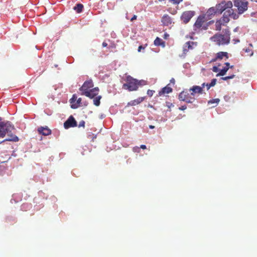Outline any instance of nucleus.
Masks as SVG:
<instances>
[{"label":"nucleus","mask_w":257,"mask_h":257,"mask_svg":"<svg viewBox=\"0 0 257 257\" xmlns=\"http://www.w3.org/2000/svg\"><path fill=\"white\" fill-rule=\"evenodd\" d=\"M216 81L217 80L215 78L212 79L211 82L209 83L210 86H211V87L214 86L216 84Z\"/></svg>","instance_id":"obj_35"},{"label":"nucleus","mask_w":257,"mask_h":257,"mask_svg":"<svg viewBox=\"0 0 257 257\" xmlns=\"http://www.w3.org/2000/svg\"><path fill=\"white\" fill-rule=\"evenodd\" d=\"M234 6L237 8L238 14H242L247 10L248 2L246 0H234Z\"/></svg>","instance_id":"obj_5"},{"label":"nucleus","mask_w":257,"mask_h":257,"mask_svg":"<svg viewBox=\"0 0 257 257\" xmlns=\"http://www.w3.org/2000/svg\"><path fill=\"white\" fill-rule=\"evenodd\" d=\"M189 50V49H188L187 47H186L185 44L184 47H183V54L184 55H186L187 52H188Z\"/></svg>","instance_id":"obj_39"},{"label":"nucleus","mask_w":257,"mask_h":257,"mask_svg":"<svg viewBox=\"0 0 257 257\" xmlns=\"http://www.w3.org/2000/svg\"><path fill=\"white\" fill-rule=\"evenodd\" d=\"M183 0H176V1L175 2V5H178Z\"/></svg>","instance_id":"obj_48"},{"label":"nucleus","mask_w":257,"mask_h":257,"mask_svg":"<svg viewBox=\"0 0 257 257\" xmlns=\"http://www.w3.org/2000/svg\"><path fill=\"white\" fill-rule=\"evenodd\" d=\"M189 91H192L191 95L194 96L195 93H202V87H200L199 86L195 85L192 88H190Z\"/></svg>","instance_id":"obj_15"},{"label":"nucleus","mask_w":257,"mask_h":257,"mask_svg":"<svg viewBox=\"0 0 257 257\" xmlns=\"http://www.w3.org/2000/svg\"><path fill=\"white\" fill-rule=\"evenodd\" d=\"M77 121L72 115H70L64 123V127L66 129L73 127L77 126Z\"/></svg>","instance_id":"obj_8"},{"label":"nucleus","mask_w":257,"mask_h":257,"mask_svg":"<svg viewBox=\"0 0 257 257\" xmlns=\"http://www.w3.org/2000/svg\"><path fill=\"white\" fill-rule=\"evenodd\" d=\"M145 49V47H143V46H140L138 48V52H141V50L142 49Z\"/></svg>","instance_id":"obj_46"},{"label":"nucleus","mask_w":257,"mask_h":257,"mask_svg":"<svg viewBox=\"0 0 257 257\" xmlns=\"http://www.w3.org/2000/svg\"><path fill=\"white\" fill-rule=\"evenodd\" d=\"M137 16L136 15H134L133 17L131 18V21L133 22L134 20H136Z\"/></svg>","instance_id":"obj_50"},{"label":"nucleus","mask_w":257,"mask_h":257,"mask_svg":"<svg viewBox=\"0 0 257 257\" xmlns=\"http://www.w3.org/2000/svg\"><path fill=\"white\" fill-rule=\"evenodd\" d=\"M95 93H96L97 94H98V91H99V88L98 87H95L94 88H92L91 89Z\"/></svg>","instance_id":"obj_41"},{"label":"nucleus","mask_w":257,"mask_h":257,"mask_svg":"<svg viewBox=\"0 0 257 257\" xmlns=\"http://www.w3.org/2000/svg\"><path fill=\"white\" fill-rule=\"evenodd\" d=\"M224 24L220 20H217L215 23V28L217 31H220L221 29V26Z\"/></svg>","instance_id":"obj_29"},{"label":"nucleus","mask_w":257,"mask_h":257,"mask_svg":"<svg viewBox=\"0 0 257 257\" xmlns=\"http://www.w3.org/2000/svg\"><path fill=\"white\" fill-rule=\"evenodd\" d=\"M206 15L208 19H211L215 15H218L216 6L210 8L207 10Z\"/></svg>","instance_id":"obj_13"},{"label":"nucleus","mask_w":257,"mask_h":257,"mask_svg":"<svg viewBox=\"0 0 257 257\" xmlns=\"http://www.w3.org/2000/svg\"><path fill=\"white\" fill-rule=\"evenodd\" d=\"M244 51L246 53H248L251 50L249 49V48H246L245 49H244Z\"/></svg>","instance_id":"obj_56"},{"label":"nucleus","mask_w":257,"mask_h":257,"mask_svg":"<svg viewBox=\"0 0 257 257\" xmlns=\"http://www.w3.org/2000/svg\"><path fill=\"white\" fill-rule=\"evenodd\" d=\"M93 98V104L97 106H99L100 103V99L101 98V96H96Z\"/></svg>","instance_id":"obj_28"},{"label":"nucleus","mask_w":257,"mask_h":257,"mask_svg":"<svg viewBox=\"0 0 257 257\" xmlns=\"http://www.w3.org/2000/svg\"><path fill=\"white\" fill-rule=\"evenodd\" d=\"M6 219L8 222H11V221H15V218L14 217H13V216H8V217H7Z\"/></svg>","instance_id":"obj_36"},{"label":"nucleus","mask_w":257,"mask_h":257,"mask_svg":"<svg viewBox=\"0 0 257 257\" xmlns=\"http://www.w3.org/2000/svg\"><path fill=\"white\" fill-rule=\"evenodd\" d=\"M187 108V106L186 105H182L181 106L179 107V109L181 110H184Z\"/></svg>","instance_id":"obj_42"},{"label":"nucleus","mask_w":257,"mask_h":257,"mask_svg":"<svg viewBox=\"0 0 257 257\" xmlns=\"http://www.w3.org/2000/svg\"><path fill=\"white\" fill-rule=\"evenodd\" d=\"M232 41L233 42L234 44H235L239 43L240 40L238 39H233Z\"/></svg>","instance_id":"obj_43"},{"label":"nucleus","mask_w":257,"mask_h":257,"mask_svg":"<svg viewBox=\"0 0 257 257\" xmlns=\"http://www.w3.org/2000/svg\"><path fill=\"white\" fill-rule=\"evenodd\" d=\"M253 55V52H251V53L250 54V56H252Z\"/></svg>","instance_id":"obj_63"},{"label":"nucleus","mask_w":257,"mask_h":257,"mask_svg":"<svg viewBox=\"0 0 257 257\" xmlns=\"http://www.w3.org/2000/svg\"><path fill=\"white\" fill-rule=\"evenodd\" d=\"M228 12H229L228 13L230 14L229 17H231L233 20H237L238 19L239 16L240 15L238 14V12L237 13H234L233 10L232 8L230 9V10H228Z\"/></svg>","instance_id":"obj_21"},{"label":"nucleus","mask_w":257,"mask_h":257,"mask_svg":"<svg viewBox=\"0 0 257 257\" xmlns=\"http://www.w3.org/2000/svg\"><path fill=\"white\" fill-rule=\"evenodd\" d=\"M217 58L218 59H222L223 57H226L228 59V53L225 52H219L216 54Z\"/></svg>","instance_id":"obj_25"},{"label":"nucleus","mask_w":257,"mask_h":257,"mask_svg":"<svg viewBox=\"0 0 257 257\" xmlns=\"http://www.w3.org/2000/svg\"><path fill=\"white\" fill-rule=\"evenodd\" d=\"M238 30H239V27H236L234 29L233 32H236L238 31Z\"/></svg>","instance_id":"obj_55"},{"label":"nucleus","mask_w":257,"mask_h":257,"mask_svg":"<svg viewBox=\"0 0 257 257\" xmlns=\"http://www.w3.org/2000/svg\"><path fill=\"white\" fill-rule=\"evenodd\" d=\"M154 92H155L154 90L149 89L147 91V94L149 96L151 97L153 96Z\"/></svg>","instance_id":"obj_34"},{"label":"nucleus","mask_w":257,"mask_h":257,"mask_svg":"<svg viewBox=\"0 0 257 257\" xmlns=\"http://www.w3.org/2000/svg\"><path fill=\"white\" fill-rule=\"evenodd\" d=\"M85 121L84 120H81L79 122V123L78 124V127H84L85 126Z\"/></svg>","instance_id":"obj_37"},{"label":"nucleus","mask_w":257,"mask_h":257,"mask_svg":"<svg viewBox=\"0 0 257 257\" xmlns=\"http://www.w3.org/2000/svg\"><path fill=\"white\" fill-rule=\"evenodd\" d=\"M229 67H223L220 71L219 72L216 74V76H224L227 71L228 70Z\"/></svg>","instance_id":"obj_27"},{"label":"nucleus","mask_w":257,"mask_h":257,"mask_svg":"<svg viewBox=\"0 0 257 257\" xmlns=\"http://www.w3.org/2000/svg\"><path fill=\"white\" fill-rule=\"evenodd\" d=\"M83 5L81 4H77L73 8V10L77 13H81L83 11Z\"/></svg>","instance_id":"obj_23"},{"label":"nucleus","mask_w":257,"mask_h":257,"mask_svg":"<svg viewBox=\"0 0 257 257\" xmlns=\"http://www.w3.org/2000/svg\"><path fill=\"white\" fill-rule=\"evenodd\" d=\"M103 117H104L103 115H101V116H100V118H103Z\"/></svg>","instance_id":"obj_62"},{"label":"nucleus","mask_w":257,"mask_h":257,"mask_svg":"<svg viewBox=\"0 0 257 257\" xmlns=\"http://www.w3.org/2000/svg\"><path fill=\"white\" fill-rule=\"evenodd\" d=\"M148 107H150V108H153V105H151V104H149L148 105Z\"/></svg>","instance_id":"obj_61"},{"label":"nucleus","mask_w":257,"mask_h":257,"mask_svg":"<svg viewBox=\"0 0 257 257\" xmlns=\"http://www.w3.org/2000/svg\"><path fill=\"white\" fill-rule=\"evenodd\" d=\"M141 148V149H146V146L145 145H141L140 146V149Z\"/></svg>","instance_id":"obj_53"},{"label":"nucleus","mask_w":257,"mask_h":257,"mask_svg":"<svg viewBox=\"0 0 257 257\" xmlns=\"http://www.w3.org/2000/svg\"><path fill=\"white\" fill-rule=\"evenodd\" d=\"M197 43L193 41H188L185 43L186 47H187L188 49L192 50L194 47L197 46Z\"/></svg>","instance_id":"obj_24"},{"label":"nucleus","mask_w":257,"mask_h":257,"mask_svg":"<svg viewBox=\"0 0 257 257\" xmlns=\"http://www.w3.org/2000/svg\"><path fill=\"white\" fill-rule=\"evenodd\" d=\"M173 91V89L168 86V85L166 86L163 87L159 92V95L161 96V95L165 94V93H169L172 92Z\"/></svg>","instance_id":"obj_19"},{"label":"nucleus","mask_w":257,"mask_h":257,"mask_svg":"<svg viewBox=\"0 0 257 257\" xmlns=\"http://www.w3.org/2000/svg\"><path fill=\"white\" fill-rule=\"evenodd\" d=\"M81 98H79L77 100V101L75 103H72V104H71V108H72L73 109H76L80 106V104H81Z\"/></svg>","instance_id":"obj_26"},{"label":"nucleus","mask_w":257,"mask_h":257,"mask_svg":"<svg viewBox=\"0 0 257 257\" xmlns=\"http://www.w3.org/2000/svg\"><path fill=\"white\" fill-rule=\"evenodd\" d=\"M228 10L224 12L222 17L219 19L224 24L228 23L229 21L230 14L228 13Z\"/></svg>","instance_id":"obj_16"},{"label":"nucleus","mask_w":257,"mask_h":257,"mask_svg":"<svg viewBox=\"0 0 257 257\" xmlns=\"http://www.w3.org/2000/svg\"><path fill=\"white\" fill-rule=\"evenodd\" d=\"M204 22V17L203 16H199L193 26V30L196 31L197 29H200Z\"/></svg>","instance_id":"obj_10"},{"label":"nucleus","mask_w":257,"mask_h":257,"mask_svg":"<svg viewBox=\"0 0 257 257\" xmlns=\"http://www.w3.org/2000/svg\"><path fill=\"white\" fill-rule=\"evenodd\" d=\"M169 1L175 5V2L176 1V0H169Z\"/></svg>","instance_id":"obj_60"},{"label":"nucleus","mask_w":257,"mask_h":257,"mask_svg":"<svg viewBox=\"0 0 257 257\" xmlns=\"http://www.w3.org/2000/svg\"><path fill=\"white\" fill-rule=\"evenodd\" d=\"M206 86L207 87V90H209L210 87H211V86H210V84L209 83H206Z\"/></svg>","instance_id":"obj_52"},{"label":"nucleus","mask_w":257,"mask_h":257,"mask_svg":"<svg viewBox=\"0 0 257 257\" xmlns=\"http://www.w3.org/2000/svg\"><path fill=\"white\" fill-rule=\"evenodd\" d=\"M22 195L21 194H14L12 196V198L11 200L12 203L13 202L17 203L22 200Z\"/></svg>","instance_id":"obj_18"},{"label":"nucleus","mask_w":257,"mask_h":257,"mask_svg":"<svg viewBox=\"0 0 257 257\" xmlns=\"http://www.w3.org/2000/svg\"><path fill=\"white\" fill-rule=\"evenodd\" d=\"M217 59H218V58H217V56H216L215 58L211 60V62H215V61H216V60H217Z\"/></svg>","instance_id":"obj_58"},{"label":"nucleus","mask_w":257,"mask_h":257,"mask_svg":"<svg viewBox=\"0 0 257 257\" xmlns=\"http://www.w3.org/2000/svg\"><path fill=\"white\" fill-rule=\"evenodd\" d=\"M19 140V139L17 136L13 135L11 132H9L8 133V138L4 140L2 142H0V144L5 143L7 141L17 142H18Z\"/></svg>","instance_id":"obj_11"},{"label":"nucleus","mask_w":257,"mask_h":257,"mask_svg":"<svg viewBox=\"0 0 257 257\" xmlns=\"http://www.w3.org/2000/svg\"><path fill=\"white\" fill-rule=\"evenodd\" d=\"M149 127L150 128V129H153L155 128V126L154 125H150L149 126Z\"/></svg>","instance_id":"obj_57"},{"label":"nucleus","mask_w":257,"mask_h":257,"mask_svg":"<svg viewBox=\"0 0 257 257\" xmlns=\"http://www.w3.org/2000/svg\"><path fill=\"white\" fill-rule=\"evenodd\" d=\"M169 35L166 33H165L164 35V39H167L168 37H169Z\"/></svg>","instance_id":"obj_51"},{"label":"nucleus","mask_w":257,"mask_h":257,"mask_svg":"<svg viewBox=\"0 0 257 257\" xmlns=\"http://www.w3.org/2000/svg\"><path fill=\"white\" fill-rule=\"evenodd\" d=\"M191 96V93L189 94L187 91H182L179 93L178 99L180 101H183L188 103H192L194 101L195 98Z\"/></svg>","instance_id":"obj_6"},{"label":"nucleus","mask_w":257,"mask_h":257,"mask_svg":"<svg viewBox=\"0 0 257 257\" xmlns=\"http://www.w3.org/2000/svg\"><path fill=\"white\" fill-rule=\"evenodd\" d=\"M39 134L44 136H48L51 134V130H50L47 126L40 127L38 129Z\"/></svg>","instance_id":"obj_14"},{"label":"nucleus","mask_w":257,"mask_h":257,"mask_svg":"<svg viewBox=\"0 0 257 257\" xmlns=\"http://www.w3.org/2000/svg\"><path fill=\"white\" fill-rule=\"evenodd\" d=\"M166 106L168 108H171L172 107H174V105L172 103H171V102L167 101V102H166Z\"/></svg>","instance_id":"obj_33"},{"label":"nucleus","mask_w":257,"mask_h":257,"mask_svg":"<svg viewBox=\"0 0 257 257\" xmlns=\"http://www.w3.org/2000/svg\"><path fill=\"white\" fill-rule=\"evenodd\" d=\"M163 25L164 26H168L172 23V19L168 15H164L161 19Z\"/></svg>","instance_id":"obj_12"},{"label":"nucleus","mask_w":257,"mask_h":257,"mask_svg":"<svg viewBox=\"0 0 257 257\" xmlns=\"http://www.w3.org/2000/svg\"><path fill=\"white\" fill-rule=\"evenodd\" d=\"M167 111H171V109H170V108H168V109L167 110Z\"/></svg>","instance_id":"obj_64"},{"label":"nucleus","mask_w":257,"mask_h":257,"mask_svg":"<svg viewBox=\"0 0 257 257\" xmlns=\"http://www.w3.org/2000/svg\"><path fill=\"white\" fill-rule=\"evenodd\" d=\"M170 82L171 83H172L173 84H174L175 83V80L174 78H172L170 80Z\"/></svg>","instance_id":"obj_47"},{"label":"nucleus","mask_w":257,"mask_h":257,"mask_svg":"<svg viewBox=\"0 0 257 257\" xmlns=\"http://www.w3.org/2000/svg\"><path fill=\"white\" fill-rule=\"evenodd\" d=\"M77 99V96L76 94H73L72 98L70 99V102L71 104H72V103H75V101Z\"/></svg>","instance_id":"obj_31"},{"label":"nucleus","mask_w":257,"mask_h":257,"mask_svg":"<svg viewBox=\"0 0 257 257\" xmlns=\"http://www.w3.org/2000/svg\"><path fill=\"white\" fill-rule=\"evenodd\" d=\"M219 101H220V99L219 98L210 99V100H209L208 101V104H210L215 103V105L213 106L214 107L218 104Z\"/></svg>","instance_id":"obj_30"},{"label":"nucleus","mask_w":257,"mask_h":257,"mask_svg":"<svg viewBox=\"0 0 257 257\" xmlns=\"http://www.w3.org/2000/svg\"><path fill=\"white\" fill-rule=\"evenodd\" d=\"M102 45L103 47H106L107 46V44L105 42H103L102 43Z\"/></svg>","instance_id":"obj_54"},{"label":"nucleus","mask_w":257,"mask_h":257,"mask_svg":"<svg viewBox=\"0 0 257 257\" xmlns=\"http://www.w3.org/2000/svg\"><path fill=\"white\" fill-rule=\"evenodd\" d=\"M14 126L9 121L0 122V138H4L7 133L11 132L14 130Z\"/></svg>","instance_id":"obj_3"},{"label":"nucleus","mask_w":257,"mask_h":257,"mask_svg":"<svg viewBox=\"0 0 257 257\" xmlns=\"http://www.w3.org/2000/svg\"><path fill=\"white\" fill-rule=\"evenodd\" d=\"M93 87V81L91 79L85 81L82 86L79 88V90L81 92L89 90L91 88Z\"/></svg>","instance_id":"obj_9"},{"label":"nucleus","mask_w":257,"mask_h":257,"mask_svg":"<svg viewBox=\"0 0 257 257\" xmlns=\"http://www.w3.org/2000/svg\"><path fill=\"white\" fill-rule=\"evenodd\" d=\"M195 12L193 11H185L183 13L181 16V20L184 24L188 23L191 19L194 16Z\"/></svg>","instance_id":"obj_7"},{"label":"nucleus","mask_w":257,"mask_h":257,"mask_svg":"<svg viewBox=\"0 0 257 257\" xmlns=\"http://www.w3.org/2000/svg\"><path fill=\"white\" fill-rule=\"evenodd\" d=\"M219 68L216 66H213L212 68V71L214 72H217L219 71Z\"/></svg>","instance_id":"obj_40"},{"label":"nucleus","mask_w":257,"mask_h":257,"mask_svg":"<svg viewBox=\"0 0 257 257\" xmlns=\"http://www.w3.org/2000/svg\"><path fill=\"white\" fill-rule=\"evenodd\" d=\"M225 65H226V66H225V67H229V68H233V65L230 66V64H229V62H226V63H225Z\"/></svg>","instance_id":"obj_44"},{"label":"nucleus","mask_w":257,"mask_h":257,"mask_svg":"<svg viewBox=\"0 0 257 257\" xmlns=\"http://www.w3.org/2000/svg\"><path fill=\"white\" fill-rule=\"evenodd\" d=\"M146 97H141L128 103V105H136L143 101Z\"/></svg>","instance_id":"obj_20"},{"label":"nucleus","mask_w":257,"mask_h":257,"mask_svg":"<svg viewBox=\"0 0 257 257\" xmlns=\"http://www.w3.org/2000/svg\"><path fill=\"white\" fill-rule=\"evenodd\" d=\"M133 150H134V151H135V152H139V150H140V148H139V147H134Z\"/></svg>","instance_id":"obj_49"},{"label":"nucleus","mask_w":257,"mask_h":257,"mask_svg":"<svg viewBox=\"0 0 257 257\" xmlns=\"http://www.w3.org/2000/svg\"><path fill=\"white\" fill-rule=\"evenodd\" d=\"M81 95H85L91 99L94 98V97L97 95L91 89L81 92Z\"/></svg>","instance_id":"obj_17"},{"label":"nucleus","mask_w":257,"mask_h":257,"mask_svg":"<svg viewBox=\"0 0 257 257\" xmlns=\"http://www.w3.org/2000/svg\"><path fill=\"white\" fill-rule=\"evenodd\" d=\"M30 207V204H23L22 206H21V209L23 210L24 209V208H28Z\"/></svg>","instance_id":"obj_38"},{"label":"nucleus","mask_w":257,"mask_h":257,"mask_svg":"<svg viewBox=\"0 0 257 257\" xmlns=\"http://www.w3.org/2000/svg\"><path fill=\"white\" fill-rule=\"evenodd\" d=\"M208 24H206V25L202 26L201 28L203 30H207L208 29Z\"/></svg>","instance_id":"obj_45"},{"label":"nucleus","mask_w":257,"mask_h":257,"mask_svg":"<svg viewBox=\"0 0 257 257\" xmlns=\"http://www.w3.org/2000/svg\"><path fill=\"white\" fill-rule=\"evenodd\" d=\"M206 86V83H203L202 84V86H200V87H202V88H204V86Z\"/></svg>","instance_id":"obj_59"},{"label":"nucleus","mask_w":257,"mask_h":257,"mask_svg":"<svg viewBox=\"0 0 257 257\" xmlns=\"http://www.w3.org/2000/svg\"><path fill=\"white\" fill-rule=\"evenodd\" d=\"M154 44L157 46H162L163 47L165 46V42L159 37L156 38L154 42Z\"/></svg>","instance_id":"obj_22"},{"label":"nucleus","mask_w":257,"mask_h":257,"mask_svg":"<svg viewBox=\"0 0 257 257\" xmlns=\"http://www.w3.org/2000/svg\"><path fill=\"white\" fill-rule=\"evenodd\" d=\"M230 32L226 29L224 34H216L210 38V40L216 42L218 45H228L230 42Z\"/></svg>","instance_id":"obj_2"},{"label":"nucleus","mask_w":257,"mask_h":257,"mask_svg":"<svg viewBox=\"0 0 257 257\" xmlns=\"http://www.w3.org/2000/svg\"><path fill=\"white\" fill-rule=\"evenodd\" d=\"M216 8L218 13V15L221 14L223 12H225L228 10L232 8V2L228 1H222L220 3L216 5Z\"/></svg>","instance_id":"obj_4"},{"label":"nucleus","mask_w":257,"mask_h":257,"mask_svg":"<svg viewBox=\"0 0 257 257\" xmlns=\"http://www.w3.org/2000/svg\"><path fill=\"white\" fill-rule=\"evenodd\" d=\"M234 77H235V75L233 74V75H230V76L221 77V79L226 81V80H227L230 79H232Z\"/></svg>","instance_id":"obj_32"},{"label":"nucleus","mask_w":257,"mask_h":257,"mask_svg":"<svg viewBox=\"0 0 257 257\" xmlns=\"http://www.w3.org/2000/svg\"><path fill=\"white\" fill-rule=\"evenodd\" d=\"M146 84L147 81L145 80H138L131 76H128L126 77V83L123 85V88L129 91H136L140 86Z\"/></svg>","instance_id":"obj_1"}]
</instances>
